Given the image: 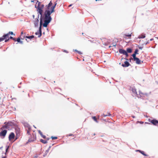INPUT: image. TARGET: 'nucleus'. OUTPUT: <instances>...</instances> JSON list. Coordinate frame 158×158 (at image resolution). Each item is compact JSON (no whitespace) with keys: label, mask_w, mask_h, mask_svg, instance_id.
<instances>
[{"label":"nucleus","mask_w":158,"mask_h":158,"mask_svg":"<svg viewBox=\"0 0 158 158\" xmlns=\"http://www.w3.org/2000/svg\"><path fill=\"white\" fill-rule=\"evenodd\" d=\"M54 11V8L52 7H51L50 10H47L45 11L44 12V15L45 18L46 19L45 23H49L52 20V18L51 16V14Z\"/></svg>","instance_id":"nucleus-1"},{"label":"nucleus","mask_w":158,"mask_h":158,"mask_svg":"<svg viewBox=\"0 0 158 158\" xmlns=\"http://www.w3.org/2000/svg\"><path fill=\"white\" fill-rule=\"evenodd\" d=\"M49 23H45V21H44V22H40V27H39V31L35 33V34L36 35H39L38 37L39 38L42 35V26H43L44 27H46L48 26V25Z\"/></svg>","instance_id":"nucleus-2"},{"label":"nucleus","mask_w":158,"mask_h":158,"mask_svg":"<svg viewBox=\"0 0 158 158\" xmlns=\"http://www.w3.org/2000/svg\"><path fill=\"white\" fill-rule=\"evenodd\" d=\"M35 7L37 9L36 10L38 12L37 14L39 13L40 15V22H44V21H46V19L45 18L44 15L43 14V10H42L40 7H36V5H35Z\"/></svg>","instance_id":"nucleus-3"},{"label":"nucleus","mask_w":158,"mask_h":158,"mask_svg":"<svg viewBox=\"0 0 158 158\" xmlns=\"http://www.w3.org/2000/svg\"><path fill=\"white\" fill-rule=\"evenodd\" d=\"M2 131L0 132V136L2 137V138H4L6 135L7 132L6 130H1Z\"/></svg>","instance_id":"nucleus-4"},{"label":"nucleus","mask_w":158,"mask_h":158,"mask_svg":"<svg viewBox=\"0 0 158 158\" xmlns=\"http://www.w3.org/2000/svg\"><path fill=\"white\" fill-rule=\"evenodd\" d=\"M148 121L155 126L158 123V120L156 119H148Z\"/></svg>","instance_id":"nucleus-5"},{"label":"nucleus","mask_w":158,"mask_h":158,"mask_svg":"<svg viewBox=\"0 0 158 158\" xmlns=\"http://www.w3.org/2000/svg\"><path fill=\"white\" fill-rule=\"evenodd\" d=\"M133 60L135 61L136 63L137 64H139L141 63V60L136 57H133Z\"/></svg>","instance_id":"nucleus-6"},{"label":"nucleus","mask_w":158,"mask_h":158,"mask_svg":"<svg viewBox=\"0 0 158 158\" xmlns=\"http://www.w3.org/2000/svg\"><path fill=\"white\" fill-rule=\"evenodd\" d=\"M15 137V134L13 132H11L8 137L9 140L10 141L12 139H14Z\"/></svg>","instance_id":"nucleus-7"},{"label":"nucleus","mask_w":158,"mask_h":158,"mask_svg":"<svg viewBox=\"0 0 158 158\" xmlns=\"http://www.w3.org/2000/svg\"><path fill=\"white\" fill-rule=\"evenodd\" d=\"M6 123L7 124L8 126L9 127H12L15 125V123L12 122H5L4 123V124H6Z\"/></svg>","instance_id":"nucleus-8"},{"label":"nucleus","mask_w":158,"mask_h":158,"mask_svg":"<svg viewBox=\"0 0 158 158\" xmlns=\"http://www.w3.org/2000/svg\"><path fill=\"white\" fill-rule=\"evenodd\" d=\"M23 125L25 128H27L29 130L31 129L30 125L27 123L24 122L23 123Z\"/></svg>","instance_id":"nucleus-9"},{"label":"nucleus","mask_w":158,"mask_h":158,"mask_svg":"<svg viewBox=\"0 0 158 158\" xmlns=\"http://www.w3.org/2000/svg\"><path fill=\"white\" fill-rule=\"evenodd\" d=\"M39 20L38 18H35L34 21V24L35 27H37L39 26Z\"/></svg>","instance_id":"nucleus-10"},{"label":"nucleus","mask_w":158,"mask_h":158,"mask_svg":"<svg viewBox=\"0 0 158 158\" xmlns=\"http://www.w3.org/2000/svg\"><path fill=\"white\" fill-rule=\"evenodd\" d=\"M130 65V64L127 61H125L124 64H122V66L123 67H128Z\"/></svg>","instance_id":"nucleus-11"},{"label":"nucleus","mask_w":158,"mask_h":158,"mask_svg":"<svg viewBox=\"0 0 158 158\" xmlns=\"http://www.w3.org/2000/svg\"><path fill=\"white\" fill-rule=\"evenodd\" d=\"M10 128V127H8L7 123L5 124V125H3L2 127L1 128V130H5V129H7Z\"/></svg>","instance_id":"nucleus-12"},{"label":"nucleus","mask_w":158,"mask_h":158,"mask_svg":"<svg viewBox=\"0 0 158 158\" xmlns=\"http://www.w3.org/2000/svg\"><path fill=\"white\" fill-rule=\"evenodd\" d=\"M138 49H135V50L134 52V53H133L132 55L131 56H132L133 57H136V55L137 54H138Z\"/></svg>","instance_id":"nucleus-13"},{"label":"nucleus","mask_w":158,"mask_h":158,"mask_svg":"<svg viewBox=\"0 0 158 158\" xmlns=\"http://www.w3.org/2000/svg\"><path fill=\"white\" fill-rule=\"evenodd\" d=\"M118 52L120 53L123 55H124L125 53L126 52L125 50L121 48L119 49Z\"/></svg>","instance_id":"nucleus-14"},{"label":"nucleus","mask_w":158,"mask_h":158,"mask_svg":"<svg viewBox=\"0 0 158 158\" xmlns=\"http://www.w3.org/2000/svg\"><path fill=\"white\" fill-rule=\"evenodd\" d=\"M137 152H139L141 154L145 156H148V155L145 154L144 152L143 151H141L139 150H138L136 151Z\"/></svg>","instance_id":"nucleus-15"},{"label":"nucleus","mask_w":158,"mask_h":158,"mask_svg":"<svg viewBox=\"0 0 158 158\" xmlns=\"http://www.w3.org/2000/svg\"><path fill=\"white\" fill-rule=\"evenodd\" d=\"M126 51V52H127L128 53H131L132 52V50L131 48H127Z\"/></svg>","instance_id":"nucleus-16"},{"label":"nucleus","mask_w":158,"mask_h":158,"mask_svg":"<svg viewBox=\"0 0 158 158\" xmlns=\"http://www.w3.org/2000/svg\"><path fill=\"white\" fill-rule=\"evenodd\" d=\"M24 38H26L31 40L34 38V36L33 35H31L30 36H26L25 37L24 36Z\"/></svg>","instance_id":"nucleus-17"},{"label":"nucleus","mask_w":158,"mask_h":158,"mask_svg":"<svg viewBox=\"0 0 158 158\" xmlns=\"http://www.w3.org/2000/svg\"><path fill=\"white\" fill-rule=\"evenodd\" d=\"M38 132L43 138H44V139L46 138V136L44 135L41 132V131L40 130L38 131Z\"/></svg>","instance_id":"nucleus-18"},{"label":"nucleus","mask_w":158,"mask_h":158,"mask_svg":"<svg viewBox=\"0 0 158 158\" xmlns=\"http://www.w3.org/2000/svg\"><path fill=\"white\" fill-rule=\"evenodd\" d=\"M145 37V34H141L140 35H139L138 37V38L139 39H143Z\"/></svg>","instance_id":"nucleus-19"},{"label":"nucleus","mask_w":158,"mask_h":158,"mask_svg":"<svg viewBox=\"0 0 158 158\" xmlns=\"http://www.w3.org/2000/svg\"><path fill=\"white\" fill-rule=\"evenodd\" d=\"M9 35L8 33L4 34L2 36L3 37H4V39H6L7 38L9 37Z\"/></svg>","instance_id":"nucleus-20"},{"label":"nucleus","mask_w":158,"mask_h":158,"mask_svg":"<svg viewBox=\"0 0 158 158\" xmlns=\"http://www.w3.org/2000/svg\"><path fill=\"white\" fill-rule=\"evenodd\" d=\"M34 141V139H32L31 138H30L28 139V141L27 142L26 144H27L28 143L33 142Z\"/></svg>","instance_id":"nucleus-21"},{"label":"nucleus","mask_w":158,"mask_h":158,"mask_svg":"<svg viewBox=\"0 0 158 158\" xmlns=\"http://www.w3.org/2000/svg\"><path fill=\"white\" fill-rule=\"evenodd\" d=\"M40 141L44 144H45L47 143V141L45 140L42 139H40Z\"/></svg>","instance_id":"nucleus-22"},{"label":"nucleus","mask_w":158,"mask_h":158,"mask_svg":"<svg viewBox=\"0 0 158 158\" xmlns=\"http://www.w3.org/2000/svg\"><path fill=\"white\" fill-rule=\"evenodd\" d=\"M132 91L133 93L137 94V92L136 91V89L135 88H132Z\"/></svg>","instance_id":"nucleus-23"},{"label":"nucleus","mask_w":158,"mask_h":158,"mask_svg":"<svg viewBox=\"0 0 158 158\" xmlns=\"http://www.w3.org/2000/svg\"><path fill=\"white\" fill-rule=\"evenodd\" d=\"M37 2H38V3L37 5H36V7H40L41 2H39L37 0L36 1V4Z\"/></svg>","instance_id":"nucleus-24"},{"label":"nucleus","mask_w":158,"mask_h":158,"mask_svg":"<svg viewBox=\"0 0 158 158\" xmlns=\"http://www.w3.org/2000/svg\"><path fill=\"white\" fill-rule=\"evenodd\" d=\"M48 152V150H46L45 152V153L43 155V156L44 157H45L47 155V154Z\"/></svg>","instance_id":"nucleus-25"},{"label":"nucleus","mask_w":158,"mask_h":158,"mask_svg":"<svg viewBox=\"0 0 158 158\" xmlns=\"http://www.w3.org/2000/svg\"><path fill=\"white\" fill-rule=\"evenodd\" d=\"M92 118L94 119V120L96 122L98 123V121L97 119V118L95 116H94L92 117Z\"/></svg>","instance_id":"nucleus-26"},{"label":"nucleus","mask_w":158,"mask_h":158,"mask_svg":"<svg viewBox=\"0 0 158 158\" xmlns=\"http://www.w3.org/2000/svg\"><path fill=\"white\" fill-rule=\"evenodd\" d=\"M52 140L53 139H57V137H54V136H52L51 138Z\"/></svg>","instance_id":"nucleus-27"},{"label":"nucleus","mask_w":158,"mask_h":158,"mask_svg":"<svg viewBox=\"0 0 158 158\" xmlns=\"http://www.w3.org/2000/svg\"><path fill=\"white\" fill-rule=\"evenodd\" d=\"M9 149V146H6V152H8V150Z\"/></svg>","instance_id":"nucleus-28"},{"label":"nucleus","mask_w":158,"mask_h":158,"mask_svg":"<svg viewBox=\"0 0 158 158\" xmlns=\"http://www.w3.org/2000/svg\"><path fill=\"white\" fill-rule=\"evenodd\" d=\"M124 35L128 37H131V34H125Z\"/></svg>","instance_id":"nucleus-29"},{"label":"nucleus","mask_w":158,"mask_h":158,"mask_svg":"<svg viewBox=\"0 0 158 158\" xmlns=\"http://www.w3.org/2000/svg\"><path fill=\"white\" fill-rule=\"evenodd\" d=\"M4 40H5V39H4V37H3V36H2V37L0 38V42Z\"/></svg>","instance_id":"nucleus-30"},{"label":"nucleus","mask_w":158,"mask_h":158,"mask_svg":"<svg viewBox=\"0 0 158 158\" xmlns=\"http://www.w3.org/2000/svg\"><path fill=\"white\" fill-rule=\"evenodd\" d=\"M111 115V114L110 113H108V114L104 115V114H103V116L104 117H106L107 116H110Z\"/></svg>","instance_id":"nucleus-31"},{"label":"nucleus","mask_w":158,"mask_h":158,"mask_svg":"<svg viewBox=\"0 0 158 158\" xmlns=\"http://www.w3.org/2000/svg\"><path fill=\"white\" fill-rule=\"evenodd\" d=\"M8 33L9 35H15V34H14V33L12 31H9Z\"/></svg>","instance_id":"nucleus-32"},{"label":"nucleus","mask_w":158,"mask_h":158,"mask_svg":"<svg viewBox=\"0 0 158 158\" xmlns=\"http://www.w3.org/2000/svg\"><path fill=\"white\" fill-rule=\"evenodd\" d=\"M48 5L51 7L52 5V1H50Z\"/></svg>","instance_id":"nucleus-33"},{"label":"nucleus","mask_w":158,"mask_h":158,"mask_svg":"<svg viewBox=\"0 0 158 158\" xmlns=\"http://www.w3.org/2000/svg\"><path fill=\"white\" fill-rule=\"evenodd\" d=\"M20 40L21 38L20 37H19L17 38V39L16 40V41L19 43V41Z\"/></svg>","instance_id":"nucleus-34"},{"label":"nucleus","mask_w":158,"mask_h":158,"mask_svg":"<svg viewBox=\"0 0 158 158\" xmlns=\"http://www.w3.org/2000/svg\"><path fill=\"white\" fill-rule=\"evenodd\" d=\"M124 55H125L126 57H127L129 56V55L128 54V53L126 52L125 53Z\"/></svg>","instance_id":"nucleus-35"},{"label":"nucleus","mask_w":158,"mask_h":158,"mask_svg":"<svg viewBox=\"0 0 158 158\" xmlns=\"http://www.w3.org/2000/svg\"><path fill=\"white\" fill-rule=\"evenodd\" d=\"M44 4H42L41 6H40V7L41 8V9L43 10V9H44Z\"/></svg>","instance_id":"nucleus-36"},{"label":"nucleus","mask_w":158,"mask_h":158,"mask_svg":"<svg viewBox=\"0 0 158 158\" xmlns=\"http://www.w3.org/2000/svg\"><path fill=\"white\" fill-rule=\"evenodd\" d=\"M46 6V7L48 10H49L50 7L48 5H47Z\"/></svg>","instance_id":"nucleus-37"},{"label":"nucleus","mask_w":158,"mask_h":158,"mask_svg":"<svg viewBox=\"0 0 158 158\" xmlns=\"http://www.w3.org/2000/svg\"><path fill=\"white\" fill-rule=\"evenodd\" d=\"M9 40V38H8V39H5V42H8Z\"/></svg>","instance_id":"nucleus-38"},{"label":"nucleus","mask_w":158,"mask_h":158,"mask_svg":"<svg viewBox=\"0 0 158 158\" xmlns=\"http://www.w3.org/2000/svg\"><path fill=\"white\" fill-rule=\"evenodd\" d=\"M38 157V156L37 155V154H36L33 158H37Z\"/></svg>","instance_id":"nucleus-39"},{"label":"nucleus","mask_w":158,"mask_h":158,"mask_svg":"<svg viewBox=\"0 0 158 158\" xmlns=\"http://www.w3.org/2000/svg\"><path fill=\"white\" fill-rule=\"evenodd\" d=\"M19 43H20L21 44H23V41L21 40L20 41H19Z\"/></svg>","instance_id":"nucleus-40"},{"label":"nucleus","mask_w":158,"mask_h":158,"mask_svg":"<svg viewBox=\"0 0 158 158\" xmlns=\"http://www.w3.org/2000/svg\"><path fill=\"white\" fill-rule=\"evenodd\" d=\"M57 1H56L54 3V5H55L56 6L57 4Z\"/></svg>","instance_id":"nucleus-41"},{"label":"nucleus","mask_w":158,"mask_h":158,"mask_svg":"<svg viewBox=\"0 0 158 158\" xmlns=\"http://www.w3.org/2000/svg\"><path fill=\"white\" fill-rule=\"evenodd\" d=\"M27 134H28V135H30V132H29V131L27 130Z\"/></svg>","instance_id":"nucleus-42"},{"label":"nucleus","mask_w":158,"mask_h":158,"mask_svg":"<svg viewBox=\"0 0 158 158\" xmlns=\"http://www.w3.org/2000/svg\"><path fill=\"white\" fill-rule=\"evenodd\" d=\"M9 40L10 39H12V40H13V39H14V38L12 36H10V37L9 38Z\"/></svg>","instance_id":"nucleus-43"},{"label":"nucleus","mask_w":158,"mask_h":158,"mask_svg":"<svg viewBox=\"0 0 158 158\" xmlns=\"http://www.w3.org/2000/svg\"><path fill=\"white\" fill-rule=\"evenodd\" d=\"M38 14V15L37 16V17L36 18H38V19H39V18L40 15V14H39V13Z\"/></svg>","instance_id":"nucleus-44"},{"label":"nucleus","mask_w":158,"mask_h":158,"mask_svg":"<svg viewBox=\"0 0 158 158\" xmlns=\"http://www.w3.org/2000/svg\"><path fill=\"white\" fill-rule=\"evenodd\" d=\"M133 60V58L131 57L130 58L129 60L130 62H131V60Z\"/></svg>","instance_id":"nucleus-45"},{"label":"nucleus","mask_w":158,"mask_h":158,"mask_svg":"<svg viewBox=\"0 0 158 158\" xmlns=\"http://www.w3.org/2000/svg\"><path fill=\"white\" fill-rule=\"evenodd\" d=\"M103 44L104 45L106 46H107L108 45V44L107 43H104V44Z\"/></svg>","instance_id":"nucleus-46"},{"label":"nucleus","mask_w":158,"mask_h":158,"mask_svg":"<svg viewBox=\"0 0 158 158\" xmlns=\"http://www.w3.org/2000/svg\"><path fill=\"white\" fill-rule=\"evenodd\" d=\"M80 54H82V53L80 51H78V52H77Z\"/></svg>","instance_id":"nucleus-47"},{"label":"nucleus","mask_w":158,"mask_h":158,"mask_svg":"<svg viewBox=\"0 0 158 158\" xmlns=\"http://www.w3.org/2000/svg\"><path fill=\"white\" fill-rule=\"evenodd\" d=\"M73 51H75V52H78V51L77 50V49H74L73 50Z\"/></svg>","instance_id":"nucleus-48"},{"label":"nucleus","mask_w":158,"mask_h":158,"mask_svg":"<svg viewBox=\"0 0 158 158\" xmlns=\"http://www.w3.org/2000/svg\"><path fill=\"white\" fill-rule=\"evenodd\" d=\"M143 48V47H139V49H141V50Z\"/></svg>","instance_id":"nucleus-49"},{"label":"nucleus","mask_w":158,"mask_h":158,"mask_svg":"<svg viewBox=\"0 0 158 158\" xmlns=\"http://www.w3.org/2000/svg\"><path fill=\"white\" fill-rule=\"evenodd\" d=\"M51 146H50L48 148V149L47 150H48V151H49V150H50V148H51Z\"/></svg>","instance_id":"nucleus-50"},{"label":"nucleus","mask_w":158,"mask_h":158,"mask_svg":"<svg viewBox=\"0 0 158 158\" xmlns=\"http://www.w3.org/2000/svg\"><path fill=\"white\" fill-rule=\"evenodd\" d=\"M52 8H54V9H55V7H56V6L55 5H53V6H52Z\"/></svg>","instance_id":"nucleus-51"},{"label":"nucleus","mask_w":158,"mask_h":158,"mask_svg":"<svg viewBox=\"0 0 158 158\" xmlns=\"http://www.w3.org/2000/svg\"><path fill=\"white\" fill-rule=\"evenodd\" d=\"M52 8H54V9H55V7H56V6L55 5H53V6H52Z\"/></svg>","instance_id":"nucleus-52"},{"label":"nucleus","mask_w":158,"mask_h":158,"mask_svg":"<svg viewBox=\"0 0 158 158\" xmlns=\"http://www.w3.org/2000/svg\"><path fill=\"white\" fill-rule=\"evenodd\" d=\"M73 135L71 134H69V136H71Z\"/></svg>","instance_id":"nucleus-53"},{"label":"nucleus","mask_w":158,"mask_h":158,"mask_svg":"<svg viewBox=\"0 0 158 158\" xmlns=\"http://www.w3.org/2000/svg\"><path fill=\"white\" fill-rule=\"evenodd\" d=\"M64 52L67 53H68V52L67 51L65 50H64Z\"/></svg>","instance_id":"nucleus-54"},{"label":"nucleus","mask_w":158,"mask_h":158,"mask_svg":"<svg viewBox=\"0 0 158 158\" xmlns=\"http://www.w3.org/2000/svg\"><path fill=\"white\" fill-rule=\"evenodd\" d=\"M149 43V42L148 41L146 43H145V45H147V44H148Z\"/></svg>","instance_id":"nucleus-55"},{"label":"nucleus","mask_w":158,"mask_h":158,"mask_svg":"<svg viewBox=\"0 0 158 158\" xmlns=\"http://www.w3.org/2000/svg\"><path fill=\"white\" fill-rule=\"evenodd\" d=\"M13 40L15 41H16V40L15 38H14V39H13Z\"/></svg>","instance_id":"nucleus-56"},{"label":"nucleus","mask_w":158,"mask_h":158,"mask_svg":"<svg viewBox=\"0 0 158 158\" xmlns=\"http://www.w3.org/2000/svg\"><path fill=\"white\" fill-rule=\"evenodd\" d=\"M124 59L126 60L127 61L128 60H129L128 59H127L126 58H124Z\"/></svg>","instance_id":"nucleus-57"},{"label":"nucleus","mask_w":158,"mask_h":158,"mask_svg":"<svg viewBox=\"0 0 158 158\" xmlns=\"http://www.w3.org/2000/svg\"><path fill=\"white\" fill-rule=\"evenodd\" d=\"M46 138L47 140H49L50 139V138Z\"/></svg>","instance_id":"nucleus-58"},{"label":"nucleus","mask_w":158,"mask_h":158,"mask_svg":"<svg viewBox=\"0 0 158 158\" xmlns=\"http://www.w3.org/2000/svg\"><path fill=\"white\" fill-rule=\"evenodd\" d=\"M153 40V38H152V39H151L150 40V41H152Z\"/></svg>","instance_id":"nucleus-59"},{"label":"nucleus","mask_w":158,"mask_h":158,"mask_svg":"<svg viewBox=\"0 0 158 158\" xmlns=\"http://www.w3.org/2000/svg\"><path fill=\"white\" fill-rule=\"evenodd\" d=\"M32 17L33 18V19H34L35 18V15H32Z\"/></svg>","instance_id":"nucleus-60"},{"label":"nucleus","mask_w":158,"mask_h":158,"mask_svg":"<svg viewBox=\"0 0 158 158\" xmlns=\"http://www.w3.org/2000/svg\"><path fill=\"white\" fill-rule=\"evenodd\" d=\"M140 123L141 124H143V122H140Z\"/></svg>","instance_id":"nucleus-61"},{"label":"nucleus","mask_w":158,"mask_h":158,"mask_svg":"<svg viewBox=\"0 0 158 158\" xmlns=\"http://www.w3.org/2000/svg\"><path fill=\"white\" fill-rule=\"evenodd\" d=\"M35 1V0H31V2H34Z\"/></svg>","instance_id":"nucleus-62"},{"label":"nucleus","mask_w":158,"mask_h":158,"mask_svg":"<svg viewBox=\"0 0 158 158\" xmlns=\"http://www.w3.org/2000/svg\"><path fill=\"white\" fill-rule=\"evenodd\" d=\"M116 45V44H115V45L114 44V45H113V46H114V47H115Z\"/></svg>","instance_id":"nucleus-63"},{"label":"nucleus","mask_w":158,"mask_h":158,"mask_svg":"<svg viewBox=\"0 0 158 158\" xmlns=\"http://www.w3.org/2000/svg\"><path fill=\"white\" fill-rule=\"evenodd\" d=\"M2 158H6V156L3 157H2Z\"/></svg>","instance_id":"nucleus-64"}]
</instances>
